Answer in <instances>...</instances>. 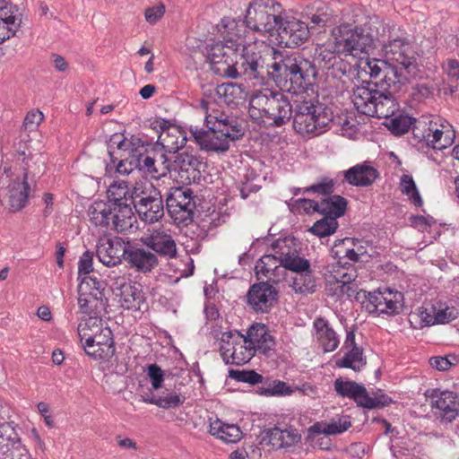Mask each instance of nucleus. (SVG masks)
Masks as SVG:
<instances>
[{
    "instance_id": "59",
    "label": "nucleus",
    "mask_w": 459,
    "mask_h": 459,
    "mask_svg": "<svg viewBox=\"0 0 459 459\" xmlns=\"http://www.w3.org/2000/svg\"><path fill=\"white\" fill-rule=\"evenodd\" d=\"M335 181L329 178H323L319 182L304 189V193H316L323 195H331L333 192Z\"/></svg>"
},
{
    "instance_id": "61",
    "label": "nucleus",
    "mask_w": 459,
    "mask_h": 459,
    "mask_svg": "<svg viewBox=\"0 0 459 459\" xmlns=\"http://www.w3.org/2000/svg\"><path fill=\"white\" fill-rule=\"evenodd\" d=\"M190 133L194 137L195 143L200 146L202 150L208 151V145L213 136V130H204L198 128L197 126H191Z\"/></svg>"
},
{
    "instance_id": "29",
    "label": "nucleus",
    "mask_w": 459,
    "mask_h": 459,
    "mask_svg": "<svg viewBox=\"0 0 459 459\" xmlns=\"http://www.w3.org/2000/svg\"><path fill=\"white\" fill-rule=\"evenodd\" d=\"M133 204H113L111 230L119 233L131 231L137 220L132 209Z\"/></svg>"
},
{
    "instance_id": "12",
    "label": "nucleus",
    "mask_w": 459,
    "mask_h": 459,
    "mask_svg": "<svg viewBox=\"0 0 459 459\" xmlns=\"http://www.w3.org/2000/svg\"><path fill=\"white\" fill-rule=\"evenodd\" d=\"M166 205L169 216L176 224L188 225L195 210L194 192L183 186L171 188L166 198Z\"/></svg>"
},
{
    "instance_id": "53",
    "label": "nucleus",
    "mask_w": 459,
    "mask_h": 459,
    "mask_svg": "<svg viewBox=\"0 0 459 459\" xmlns=\"http://www.w3.org/2000/svg\"><path fill=\"white\" fill-rule=\"evenodd\" d=\"M337 228V221L333 217L328 218L325 216L316 221L309 230L319 238H324L333 234Z\"/></svg>"
},
{
    "instance_id": "42",
    "label": "nucleus",
    "mask_w": 459,
    "mask_h": 459,
    "mask_svg": "<svg viewBox=\"0 0 459 459\" xmlns=\"http://www.w3.org/2000/svg\"><path fill=\"white\" fill-rule=\"evenodd\" d=\"M410 323L416 329L435 325V306L428 305L419 307L410 314Z\"/></svg>"
},
{
    "instance_id": "26",
    "label": "nucleus",
    "mask_w": 459,
    "mask_h": 459,
    "mask_svg": "<svg viewBox=\"0 0 459 459\" xmlns=\"http://www.w3.org/2000/svg\"><path fill=\"white\" fill-rule=\"evenodd\" d=\"M160 128V133L158 137L157 145L162 147L163 150L170 153L177 152L179 149L183 148L186 143L185 133L178 127H169L168 121H155Z\"/></svg>"
},
{
    "instance_id": "43",
    "label": "nucleus",
    "mask_w": 459,
    "mask_h": 459,
    "mask_svg": "<svg viewBox=\"0 0 459 459\" xmlns=\"http://www.w3.org/2000/svg\"><path fill=\"white\" fill-rule=\"evenodd\" d=\"M108 204H132L131 193L126 181L112 183L108 189Z\"/></svg>"
},
{
    "instance_id": "36",
    "label": "nucleus",
    "mask_w": 459,
    "mask_h": 459,
    "mask_svg": "<svg viewBox=\"0 0 459 459\" xmlns=\"http://www.w3.org/2000/svg\"><path fill=\"white\" fill-rule=\"evenodd\" d=\"M216 91L221 100L230 107H238L245 100V91L242 84L222 83L217 87Z\"/></svg>"
},
{
    "instance_id": "17",
    "label": "nucleus",
    "mask_w": 459,
    "mask_h": 459,
    "mask_svg": "<svg viewBox=\"0 0 459 459\" xmlns=\"http://www.w3.org/2000/svg\"><path fill=\"white\" fill-rule=\"evenodd\" d=\"M144 246L156 254L157 258L173 259L178 255V247L173 237L163 228L153 229L141 238Z\"/></svg>"
},
{
    "instance_id": "20",
    "label": "nucleus",
    "mask_w": 459,
    "mask_h": 459,
    "mask_svg": "<svg viewBox=\"0 0 459 459\" xmlns=\"http://www.w3.org/2000/svg\"><path fill=\"white\" fill-rule=\"evenodd\" d=\"M343 180L349 185L357 187H368L379 178V171L369 160L358 163L350 169L342 171Z\"/></svg>"
},
{
    "instance_id": "34",
    "label": "nucleus",
    "mask_w": 459,
    "mask_h": 459,
    "mask_svg": "<svg viewBox=\"0 0 459 459\" xmlns=\"http://www.w3.org/2000/svg\"><path fill=\"white\" fill-rule=\"evenodd\" d=\"M209 433L225 443H236L242 437V431L235 424H228L216 419L210 423Z\"/></svg>"
},
{
    "instance_id": "32",
    "label": "nucleus",
    "mask_w": 459,
    "mask_h": 459,
    "mask_svg": "<svg viewBox=\"0 0 459 459\" xmlns=\"http://www.w3.org/2000/svg\"><path fill=\"white\" fill-rule=\"evenodd\" d=\"M316 336L325 352L333 351L339 345V338L328 322L322 318H316L314 321Z\"/></svg>"
},
{
    "instance_id": "39",
    "label": "nucleus",
    "mask_w": 459,
    "mask_h": 459,
    "mask_svg": "<svg viewBox=\"0 0 459 459\" xmlns=\"http://www.w3.org/2000/svg\"><path fill=\"white\" fill-rule=\"evenodd\" d=\"M347 200L338 195H330L320 201V213L335 220L342 216L347 209Z\"/></svg>"
},
{
    "instance_id": "14",
    "label": "nucleus",
    "mask_w": 459,
    "mask_h": 459,
    "mask_svg": "<svg viewBox=\"0 0 459 459\" xmlns=\"http://www.w3.org/2000/svg\"><path fill=\"white\" fill-rule=\"evenodd\" d=\"M277 32L279 44L283 48H294L305 43L309 38L308 25L293 17L287 15L286 12L282 15V20L275 29Z\"/></svg>"
},
{
    "instance_id": "63",
    "label": "nucleus",
    "mask_w": 459,
    "mask_h": 459,
    "mask_svg": "<svg viewBox=\"0 0 459 459\" xmlns=\"http://www.w3.org/2000/svg\"><path fill=\"white\" fill-rule=\"evenodd\" d=\"M388 127L396 134H403L410 130L411 121L406 117H391Z\"/></svg>"
},
{
    "instance_id": "11",
    "label": "nucleus",
    "mask_w": 459,
    "mask_h": 459,
    "mask_svg": "<svg viewBox=\"0 0 459 459\" xmlns=\"http://www.w3.org/2000/svg\"><path fill=\"white\" fill-rule=\"evenodd\" d=\"M434 419L441 424L452 423L459 416V395L438 388L425 393Z\"/></svg>"
},
{
    "instance_id": "48",
    "label": "nucleus",
    "mask_w": 459,
    "mask_h": 459,
    "mask_svg": "<svg viewBox=\"0 0 459 459\" xmlns=\"http://www.w3.org/2000/svg\"><path fill=\"white\" fill-rule=\"evenodd\" d=\"M273 250L279 257L280 264L299 254L295 239L288 238L278 239L273 245Z\"/></svg>"
},
{
    "instance_id": "55",
    "label": "nucleus",
    "mask_w": 459,
    "mask_h": 459,
    "mask_svg": "<svg viewBox=\"0 0 459 459\" xmlns=\"http://www.w3.org/2000/svg\"><path fill=\"white\" fill-rule=\"evenodd\" d=\"M229 377L243 383L256 385L263 382V376L255 370H235L229 371Z\"/></svg>"
},
{
    "instance_id": "30",
    "label": "nucleus",
    "mask_w": 459,
    "mask_h": 459,
    "mask_svg": "<svg viewBox=\"0 0 459 459\" xmlns=\"http://www.w3.org/2000/svg\"><path fill=\"white\" fill-rule=\"evenodd\" d=\"M455 138V132L448 126L441 125V129L434 127L432 124L422 134L421 140L426 145L435 150H444L450 146Z\"/></svg>"
},
{
    "instance_id": "37",
    "label": "nucleus",
    "mask_w": 459,
    "mask_h": 459,
    "mask_svg": "<svg viewBox=\"0 0 459 459\" xmlns=\"http://www.w3.org/2000/svg\"><path fill=\"white\" fill-rule=\"evenodd\" d=\"M78 305L81 312L83 314L97 315L98 312L105 307L102 292H88L82 290L78 291Z\"/></svg>"
},
{
    "instance_id": "47",
    "label": "nucleus",
    "mask_w": 459,
    "mask_h": 459,
    "mask_svg": "<svg viewBox=\"0 0 459 459\" xmlns=\"http://www.w3.org/2000/svg\"><path fill=\"white\" fill-rule=\"evenodd\" d=\"M400 190L407 195L411 204L417 207L423 204L422 198L419 193L415 181L412 177L408 174H403L400 179Z\"/></svg>"
},
{
    "instance_id": "27",
    "label": "nucleus",
    "mask_w": 459,
    "mask_h": 459,
    "mask_svg": "<svg viewBox=\"0 0 459 459\" xmlns=\"http://www.w3.org/2000/svg\"><path fill=\"white\" fill-rule=\"evenodd\" d=\"M110 145H116L119 151L126 152L129 159L135 160H141L148 152L150 143L135 135L126 138L123 134H116L110 139Z\"/></svg>"
},
{
    "instance_id": "52",
    "label": "nucleus",
    "mask_w": 459,
    "mask_h": 459,
    "mask_svg": "<svg viewBox=\"0 0 459 459\" xmlns=\"http://www.w3.org/2000/svg\"><path fill=\"white\" fill-rule=\"evenodd\" d=\"M102 325V320L96 316L81 321L78 325L77 332L82 344L84 343L83 340L86 342L88 334L89 336L94 335V333L99 332Z\"/></svg>"
},
{
    "instance_id": "64",
    "label": "nucleus",
    "mask_w": 459,
    "mask_h": 459,
    "mask_svg": "<svg viewBox=\"0 0 459 459\" xmlns=\"http://www.w3.org/2000/svg\"><path fill=\"white\" fill-rule=\"evenodd\" d=\"M147 376L151 380L153 389L157 390L162 386L164 372L157 364H151L147 367Z\"/></svg>"
},
{
    "instance_id": "7",
    "label": "nucleus",
    "mask_w": 459,
    "mask_h": 459,
    "mask_svg": "<svg viewBox=\"0 0 459 459\" xmlns=\"http://www.w3.org/2000/svg\"><path fill=\"white\" fill-rule=\"evenodd\" d=\"M291 110L292 103L283 92L266 88L253 93L248 113L254 120L265 118L271 126H281L290 120Z\"/></svg>"
},
{
    "instance_id": "50",
    "label": "nucleus",
    "mask_w": 459,
    "mask_h": 459,
    "mask_svg": "<svg viewBox=\"0 0 459 459\" xmlns=\"http://www.w3.org/2000/svg\"><path fill=\"white\" fill-rule=\"evenodd\" d=\"M145 403L150 404H154L162 409H172L177 408L179 405L183 404L185 402V397L178 394L177 393H169L166 395H161L159 397H151L143 400Z\"/></svg>"
},
{
    "instance_id": "2",
    "label": "nucleus",
    "mask_w": 459,
    "mask_h": 459,
    "mask_svg": "<svg viewBox=\"0 0 459 459\" xmlns=\"http://www.w3.org/2000/svg\"><path fill=\"white\" fill-rule=\"evenodd\" d=\"M360 37H368V46L363 55H368L374 49L375 41L381 46L385 56L384 62L394 67L405 78L402 70L411 74L416 65V51L410 35L402 27L393 22H384L377 15L359 16Z\"/></svg>"
},
{
    "instance_id": "16",
    "label": "nucleus",
    "mask_w": 459,
    "mask_h": 459,
    "mask_svg": "<svg viewBox=\"0 0 459 459\" xmlns=\"http://www.w3.org/2000/svg\"><path fill=\"white\" fill-rule=\"evenodd\" d=\"M82 347L87 355L95 359L109 360L115 354L113 333L109 327L102 325L92 336H86Z\"/></svg>"
},
{
    "instance_id": "40",
    "label": "nucleus",
    "mask_w": 459,
    "mask_h": 459,
    "mask_svg": "<svg viewBox=\"0 0 459 459\" xmlns=\"http://www.w3.org/2000/svg\"><path fill=\"white\" fill-rule=\"evenodd\" d=\"M20 440L15 429L8 422L0 425V459H6L13 447Z\"/></svg>"
},
{
    "instance_id": "51",
    "label": "nucleus",
    "mask_w": 459,
    "mask_h": 459,
    "mask_svg": "<svg viewBox=\"0 0 459 459\" xmlns=\"http://www.w3.org/2000/svg\"><path fill=\"white\" fill-rule=\"evenodd\" d=\"M256 354L254 347H250L248 343L241 342L231 351V355L229 359V364L237 366L244 365L250 361V359Z\"/></svg>"
},
{
    "instance_id": "38",
    "label": "nucleus",
    "mask_w": 459,
    "mask_h": 459,
    "mask_svg": "<svg viewBox=\"0 0 459 459\" xmlns=\"http://www.w3.org/2000/svg\"><path fill=\"white\" fill-rule=\"evenodd\" d=\"M242 337V333L237 330L223 332L221 333V337L216 333L214 334V338L219 341L221 356L226 364H229L231 351H234L236 346L243 342Z\"/></svg>"
},
{
    "instance_id": "23",
    "label": "nucleus",
    "mask_w": 459,
    "mask_h": 459,
    "mask_svg": "<svg viewBox=\"0 0 459 459\" xmlns=\"http://www.w3.org/2000/svg\"><path fill=\"white\" fill-rule=\"evenodd\" d=\"M125 261L132 269L138 273H151L159 264V258L156 254L152 252L148 247L133 246L129 244Z\"/></svg>"
},
{
    "instance_id": "1",
    "label": "nucleus",
    "mask_w": 459,
    "mask_h": 459,
    "mask_svg": "<svg viewBox=\"0 0 459 459\" xmlns=\"http://www.w3.org/2000/svg\"><path fill=\"white\" fill-rule=\"evenodd\" d=\"M365 72L370 81L363 82L352 91L351 100L357 110L368 117L390 118L399 109L394 93L406 78L383 59H372L366 63Z\"/></svg>"
},
{
    "instance_id": "57",
    "label": "nucleus",
    "mask_w": 459,
    "mask_h": 459,
    "mask_svg": "<svg viewBox=\"0 0 459 459\" xmlns=\"http://www.w3.org/2000/svg\"><path fill=\"white\" fill-rule=\"evenodd\" d=\"M282 267L296 273L306 272L309 269L310 263L299 254L280 264Z\"/></svg>"
},
{
    "instance_id": "60",
    "label": "nucleus",
    "mask_w": 459,
    "mask_h": 459,
    "mask_svg": "<svg viewBox=\"0 0 459 459\" xmlns=\"http://www.w3.org/2000/svg\"><path fill=\"white\" fill-rule=\"evenodd\" d=\"M257 178L258 175H256L254 170H250L246 175V181L242 182V186L239 189L240 196L243 199H247L251 193H256L260 190L261 186L254 182Z\"/></svg>"
},
{
    "instance_id": "21",
    "label": "nucleus",
    "mask_w": 459,
    "mask_h": 459,
    "mask_svg": "<svg viewBox=\"0 0 459 459\" xmlns=\"http://www.w3.org/2000/svg\"><path fill=\"white\" fill-rule=\"evenodd\" d=\"M129 243L126 244L118 238L103 239L97 245V256L103 264L115 266L121 263V257L125 259Z\"/></svg>"
},
{
    "instance_id": "4",
    "label": "nucleus",
    "mask_w": 459,
    "mask_h": 459,
    "mask_svg": "<svg viewBox=\"0 0 459 459\" xmlns=\"http://www.w3.org/2000/svg\"><path fill=\"white\" fill-rule=\"evenodd\" d=\"M359 16L355 13L352 22H343L335 26L326 42L317 45L315 49L314 63L326 71V75L333 78L341 77L346 74L342 60L336 54L352 56L362 58L365 48L368 46L369 38L360 37Z\"/></svg>"
},
{
    "instance_id": "46",
    "label": "nucleus",
    "mask_w": 459,
    "mask_h": 459,
    "mask_svg": "<svg viewBox=\"0 0 459 459\" xmlns=\"http://www.w3.org/2000/svg\"><path fill=\"white\" fill-rule=\"evenodd\" d=\"M162 147L157 145L152 151V154L154 155L158 175L160 178L166 177L169 172L174 170V164H176V159L172 160L165 152Z\"/></svg>"
},
{
    "instance_id": "19",
    "label": "nucleus",
    "mask_w": 459,
    "mask_h": 459,
    "mask_svg": "<svg viewBox=\"0 0 459 459\" xmlns=\"http://www.w3.org/2000/svg\"><path fill=\"white\" fill-rule=\"evenodd\" d=\"M203 162L195 156L181 152L176 156L174 172L177 179L183 185L200 184L202 180L201 167Z\"/></svg>"
},
{
    "instance_id": "56",
    "label": "nucleus",
    "mask_w": 459,
    "mask_h": 459,
    "mask_svg": "<svg viewBox=\"0 0 459 459\" xmlns=\"http://www.w3.org/2000/svg\"><path fill=\"white\" fill-rule=\"evenodd\" d=\"M136 166L139 170L150 175L152 178L159 179L157 166L154 159V155L149 153V152L141 159L136 160Z\"/></svg>"
},
{
    "instance_id": "18",
    "label": "nucleus",
    "mask_w": 459,
    "mask_h": 459,
    "mask_svg": "<svg viewBox=\"0 0 459 459\" xmlns=\"http://www.w3.org/2000/svg\"><path fill=\"white\" fill-rule=\"evenodd\" d=\"M399 297L401 293L398 291L394 292L389 289L377 290L368 292L363 304L369 313L394 315L399 310Z\"/></svg>"
},
{
    "instance_id": "58",
    "label": "nucleus",
    "mask_w": 459,
    "mask_h": 459,
    "mask_svg": "<svg viewBox=\"0 0 459 459\" xmlns=\"http://www.w3.org/2000/svg\"><path fill=\"white\" fill-rule=\"evenodd\" d=\"M44 119V115L39 109H33L25 116L22 129L28 132L36 131Z\"/></svg>"
},
{
    "instance_id": "45",
    "label": "nucleus",
    "mask_w": 459,
    "mask_h": 459,
    "mask_svg": "<svg viewBox=\"0 0 459 459\" xmlns=\"http://www.w3.org/2000/svg\"><path fill=\"white\" fill-rule=\"evenodd\" d=\"M334 278L337 282L341 283L340 290L342 293L347 294L348 297H352L356 294V290H352V293L350 292V289H352L350 284L356 282L358 278L357 271L353 265L346 268L343 267L342 270L337 272Z\"/></svg>"
},
{
    "instance_id": "35",
    "label": "nucleus",
    "mask_w": 459,
    "mask_h": 459,
    "mask_svg": "<svg viewBox=\"0 0 459 459\" xmlns=\"http://www.w3.org/2000/svg\"><path fill=\"white\" fill-rule=\"evenodd\" d=\"M122 307L128 310L140 311L145 303V298L139 286L123 284L120 295Z\"/></svg>"
},
{
    "instance_id": "44",
    "label": "nucleus",
    "mask_w": 459,
    "mask_h": 459,
    "mask_svg": "<svg viewBox=\"0 0 459 459\" xmlns=\"http://www.w3.org/2000/svg\"><path fill=\"white\" fill-rule=\"evenodd\" d=\"M281 266L280 264L279 257L276 254L274 255H263L255 264V273L258 278L266 277L271 279L275 276V271Z\"/></svg>"
},
{
    "instance_id": "3",
    "label": "nucleus",
    "mask_w": 459,
    "mask_h": 459,
    "mask_svg": "<svg viewBox=\"0 0 459 459\" xmlns=\"http://www.w3.org/2000/svg\"><path fill=\"white\" fill-rule=\"evenodd\" d=\"M207 57L212 71L219 76L260 82L267 72L269 54H264L255 44L241 50L237 45L217 41L211 45Z\"/></svg>"
},
{
    "instance_id": "41",
    "label": "nucleus",
    "mask_w": 459,
    "mask_h": 459,
    "mask_svg": "<svg viewBox=\"0 0 459 459\" xmlns=\"http://www.w3.org/2000/svg\"><path fill=\"white\" fill-rule=\"evenodd\" d=\"M367 364L366 357L362 348L350 349L344 356L336 361L338 368H351L354 371H359Z\"/></svg>"
},
{
    "instance_id": "25",
    "label": "nucleus",
    "mask_w": 459,
    "mask_h": 459,
    "mask_svg": "<svg viewBox=\"0 0 459 459\" xmlns=\"http://www.w3.org/2000/svg\"><path fill=\"white\" fill-rule=\"evenodd\" d=\"M351 427V418L348 415L338 416L329 421H317L307 429V439L314 441L316 436L324 434L325 436L340 435Z\"/></svg>"
},
{
    "instance_id": "8",
    "label": "nucleus",
    "mask_w": 459,
    "mask_h": 459,
    "mask_svg": "<svg viewBox=\"0 0 459 459\" xmlns=\"http://www.w3.org/2000/svg\"><path fill=\"white\" fill-rule=\"evenodd\" d=\"M284 13L285 9L276 0H251L246 10L245 22L251 30L272 35Z\"/></svg>"
},
{
    "instance_id": "31",
    "label": "nucleus",
    "mask_w": 459,
    "mask_h": 459,
    "mask_svg": "<svg viewBox=\"0 0 459 459\" xmlns=\"http://www.w3.org/2000/svg\"><path fill=\"white\" fill-rule=\"evenodd\" d=\"M27 178L25 173L22 180H15L9 185L8 205L13 212L21 211L27 204L30 190Z\"/></svg>"
},
{
    "instance_id": "15",
    "label": "nucleus",
    "mask_w": 459,
    "mask_h": 459,
    "mask_svg": "<svg viewBox=\"0 0 459 459\" xmlns=\"http://www.w3.org/2000/svg\"><path fill=\"white\" fill-rule=\"evenodd\" d=\"M278 290L267 281L255 283L247 293V306L257 314L269 313L278 303Z\"/></svg>"
},
{
    "instance_id": "5",
    "label": "nucleus",
    "mask_w": 459,
    "mask_h": 459,
    "mask_svg": "<svg viewBox=\"0 0 459 459\" xmlns=\"http://www.w3.org/2000/svg\"><path fill=\"white\" fill-rule=\"evenodd\" d=\"M266 59L264 77L271 78L278 87L293 93L303 91L311 86L317 76V67L314 61L300 54L282 56L272 63Z\"/></svg>"
},
{
    "instance_id": "10",
    "label": "nucleus",
    "mask_w": 459,
    "mask_h": 459,
    "mask_svg": "<svg viewBox=\"0 0 459 459\" xmlns=\"http://www.w3.org/2000/svg\"><path fill=\"white\" fill-rule=\"evenodd\" d=\"M207 128L213 130V136L208 146V152H225L230 148V142L236 141L243 135V130L237 121L221 114L220 117L207 115Z\"/></svg>"
},
{
    "instance_id": "6",
    "label": "nucleus",
    "mask_w": 459,
    "mask_h": 459,
    "mask_svg": "<svg viewBox=\"0 0 459 459\" xmlns=\"http://www.w3.org/2000/svg\"><path fill=\"white\" fill-rule=\"evenodd\" d=\"M291 118L297 133L316 136L330 128L333 113L318 100L300 96L292 101Z\"/></svg>"
},
{
    "instance_id": "49",
    "label": "nucleus",
    "mask_w": 459,
    "mask_h": 459,
    "mask_svg": "<svg viewBox=\"0 0 459 459\" xmlns=\"http://www.w3.org/2000/svg\"><path fill=\"white\" fill-rule=\"evenodd\" d=\"M297 274L293 281V289L296 292L313 293L316 291V285L310 268Z\"/></svg>"
},
{
    "instance_id": "62",
    "label": "nucleus",
    "mask_w": 459,
    "mask_h": 459,
    "mask_svg": "<svg viewBox=\"0 0 459 459\" xmlns=\"http://www.w3.org/2000/svg\"><path fill=\"white\" fill-rule=\"evenodd\" d=\"M459 316V311L454 307H446L444 308H437L435 307V325L436 324H447Z\"/></svg>"
},
{
    "instance_id": "28",
    "label": "nucleus",
    "mask_w": 459,
    "mask_h": 459,
    "mask_svg": "<svg viewBox=\"0 0 459 459\" xmlns=\"http://www.w3.org/2000/svg\"><path fill=\"white\" fill-rule=\"evenodd\" d=\"M301 437L298 430L293 428L281 429L277 426L269 429L262 437L261 444L272 446L273 448L280 449L291 446L299 442Z\"/></svg>"
},
{
    "instance_id": "22",
    "label": "nucleus",
    "mask_w": 459,
    "mask_h": 459,
    "mask_svg": "<svg viewBox=\"0 0 459 459\" xmlns=\"http://www.w3.org/2000/svg\"><path fill=\"white\" fill-rule=\"evenodd\" d=\"M244 343L254 347L256 353L267 355L274 347L275 342L268 328L264 324L251 325L246 334H242Z\"/></svg>"
},
{
    "instance_id": "54",
    "label": "nucleus",
    "mask_w": 459,
    "mask_h": 459,
    "mask_svg": "<svg viewBox=\"0 0 459 459\" xmlns=\"http://www.w3.org/2000/svg\"><path fill=\"white\" fill-rule=\"evenodd\" d=\"M258 393L265 396L287 395L292 393L290 387L283 381L273 380L263 384Z\"/></svg>"
},
{
    "instance_id": "9",
    "label": "nucleus",
    "mask_w": 459,
    "mask_h": 459,
    "mask_svg": "<svg viewBox=\"0 0 459 459\" xmlns=\"http://www.w3.org/2000/svg\"><path fill=\"white\" fill-rule=\"evenodd\" d=\"M132 204L139 218L146 223H154L164 216L161 194L152 183L137 184L131 191Z\"/></svg>"
},
{
    "instance_id": "13",
    "label": "nucleus",
    "mask_w": 459,
    "mask_h": 459,
    "mask_svg": "<svg viewBox=\"0 0 459 459\" xmlns=\"http://www.w3.org/2000/svg\"><path fill=\"white\" fill-rule=\"evenodd\" d=\"M334 391L339 396L352 399L359 406L367 409L382 408L389 405L392 399L385 395L371 397L363 385L354 381H344L342 377L337 378L333 384Z\"/></svg>"
},
{
    "instance_id": "24",
    "label": "nucleus",
    "mask_w": 459,
    "mask_h": 459,
    "mask_svg": "<svg viewBox=\"0 0 459 459\" xmlns=\"http://www.w3.org/2000/svg\"><path fill=\"white\" fill-rule=\"evenodd\" d=\"M247 23L244 21L234 18L225 17L221 19L220 23V33L222 38L220 42H225L230 45H237V48L243 50L251 43L247 44L245 41L247 32Z\"/></svg>"
},
{
    "instance_id": "33",
    "label": "nucleus",
    "mask_w": 459,
    "mask_h": 459,
    "mask_svg": "<svg viewBox=\"0 0 459 459\" xmlns=\"http://www.w3.org/2000/svg\"><path fill=\"white\" fill-rule=\"evenodd\" d=\"M88 216L96 227L111 230L112 204L94 202L88 209Z\"/></svg>"
}]
</instances>
